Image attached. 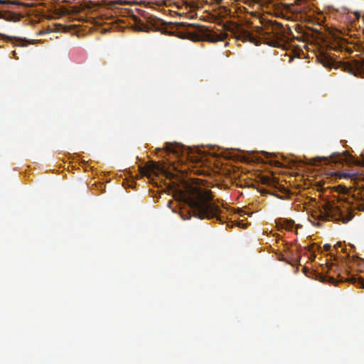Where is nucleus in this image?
Masks as SVG:
<instances>
[{
    "mask_svg": "<svg viewBox=\"0 0 364 364\" xmlns=\"http://www.w3.org/2000/svg\"><path fill=\"white\" fill-rule=\"evenodd\" d=\"M226 30L231 33L237 41L250 42L258 45L260 36L267 40V43L274 47L279 46V41L285 36L284 26L277 22L269 21L265 28L261 26L252 27V31L245 28L242 25L230 23L226 26Z\"/></svg>",
    "mask_w": 364,
    "mask_h": 364,
    "instance_id": "obj_1",
    "label": "nucleus"
},
{
    "mask_svg": "<svg viewBox=\"0 0 364 364\" xmlns=\"http://www.w3.org/2000/svg\"><path fill=\"white\" fill-rule=\"evenodd\" d=\"M188 204L193 215L200 220L218 218L220 213V208L213 203V196L209 191L188 198Z\"/></svg>",
    "mask_w": 364,
    "mask_h": 364,
    "instance_id": "obj_2",
    "label": "nucleus"
},
{
    "mask_svg": "<svg viewBox=\"0 0 364 364\" xmlns=\"http://www.w3.org/2000/svg\"><path fill=\"white\" fill-rule=\"evenodd\" d=\"M176 25L178 28L186 29L189 28H195L194 31H187L186 33L181 36L183 38H186L193 41H203L215 43L223 41L227 37L226 33L217 34L213 31L209 29V28L202 25H195L185 22H178L176 23Z\"/></svg>",
    "mask_w": 364,
    "mask_h": 364,
    "instance_id": "obj_3",
    "label": "nucleus"
},
{
    "mask_svg": "<svg viewBox=\"0 0 364 364\" xmlns=\"http://www.w3.org/2000/svg\"><path fill=\"white\" fill-rule=\"evenodd\" d=\"M311 216L316 220L341 221L343 223H348L353 218V214L349 212L348 207L342 209L338 205L331 203L323 205L322 209L314 211Z\"/></svg>",
    "mask_w": 364,
    "mask_h": 364,
    "instance_id": "obj_4",
    "label": "nucleus"
},
{
    "mask_svg": "<svg viewBox=\"0 0 364 364\" xmlns=\"http://www.w3.org/2000/svg\"><path fill=\"white\" fill-rule=\"evenodd\" d=\"M314 161L319 163L323 162L326 165L333 166H335L334 168H338L344 162L360 164L358 161H354L353 156L347 151H344L343 154L334 153L328 157L318 156L314 159Z\"/></svg>",
    "mask_w": 364,
    "mask_h": 364,
    "instance_id": "obj_5",
    "label": "nucleus"
},
{
    "mask_svg": "<svg viewBox=\"0 0 364 364\" xmlns=\"http://www.w3.org/2000/svg\"><path fill=\"white\" fill-rule=\"evenodd\" d=\"M164 24L161 19L155 16H150L147 18L146 22L135 17V29L139 31L149 32L151 30L159 31L160 26Z\"/></svg>",
    "mask_w": 364,
    "mask_h": 364,
    "instance_id": "obj_6",
    "label": "nucleus"
},
{
    "mask_svg": "<svg viewBox=\"0 0 364 364\" xmlns=\"http://www.w3.org/2000/svg\"><path fill=\"white\" fill-rule=\"evenodd\" d=\"M346 70L355 76H364V58L353 60L346 65Z\"/></svg>",
    "mask_w": 364,
    "mask_h": 364,
    "instance_id": "obj_7",
    "label": "nucleus"
},
{
    "mask_svg": "<svg viewBox=\"0 0 364 364\" xmlns=\"http://www.w3.org/2000/svg\"><path fill=\"white\" fill-rule=\"evenodd\" d=\"M294 6L292 9L293 12L299 14H306L309 10V5L305 0H295Z\"/></svg>",
    "mask_w": 364,
    "mask_h": 364,
    "instance_id": "obj_8",
    "label": "nucleus"
},
{
    "mask_svg": "<svg viewBox=\"0 0 364 364\" xmlns=\"http://www.w3.org/2000/svg\"><path fill=\"white\" fill-rule=\"evenodd\" d=\"M183 146L176 143H166L164 149L167 153H173L176 155L183 154Z\"/></svg>",
    "mask_w": 364,
    "mask_h": 364,
    "instance_id": "obj_9",
    "label": "nucleus"
},
{
    "mask_svg": "<svg viewBox=\"0 0 364 364\" xmlns=\"http://www.w3.org/2000/svg\"><path fill=\"white\" fill-rule=\"evenodd\" d=\"M316 279L319 280L322 282H328L330 283H334L335 282V278L333 276L328 275V274H319L317 275Z\"/></svg>",
    "mask_w": 364,
    "mask_h": 364,
    "instance_id": "obj_10",
    "label": "nucleus"
},
{
    "mask_svg": "<svg viewBox=\"0 0 364 364\" xmlns=\"http://www.w3.org/2000/svg\"><path fill=\"white\" fill-rule=\"evenodd\" d=\"M261 180L263 184H266L270 186H276L277 183L274 179L271 178L269 176H263Z\"/></svg>",
    "mask_w": 364,
    "mask_h": 364,
    "instance_id": "obj_11",
    "label": "nucleus"
},
{
    "mask_svg": "<svg viewBox=\"0 0 364 364\" xmlns=\"http://www.w3.org/2000/svg\"><path fill=\"white\" fill-rule=\"evenodd\" d=\"M350 281L353 284H357L360 288L364 289V280L362 278H360V277L356 278L355 277H352L350 278Z\"/></svg>",
    "mask_w": 364,
    "mask_h": 364,
    "instance_id": "obj_12",
    "label": "nucleus"
},
{
    "mask_svg": "<svg viewBox=\"0 0 364 364\" xmlns=\"http://www.w3.org/2000/svg\"><path fill=\"white\" fill-rule=\"evenodd\" d=\"M284 227L288 230H291L294 225V222L293 220H285L284 221Z\"/></svg>",
    "mask_w": 364,
    "mask_h": 364,
    "instance_id": "obj_13",
    "label": "nucleus"
},
{
    "mask_svg": "<svg viewBox=\"0 0 364 364\" xmlns=\"http://www.w3.org/2000/svg\"><path fill=\"white\" fill-rule=\"evenodd\" d=\"M161 168L159 166V165L154 164L149 171L151 173H153L154 174H156V171H161Z\"/></svg>",
    "mask_w": 364,
    "mask_h": 364,
    "instance_id": "obj_14",
    "label": "nucleus"
},
{
    "mask_svg": "<svg viewBox=\"0 0 364 364\" xmlns=\"http://www.w3.org/2000/svg\"><path fill=\"white\" fill-rule=\"evenodd\" d=\"M336 176H338L340 178H350L352 176V174L346 173H338L336 174Z\"/></svg>",
    "mask_w": 364,
    "mask_h": 364,
    "instance_id": "obj_15",
    "label": "nucleus"
},
{
    "mask_svg": "<svg viewBox=\"0 0 364 364\" xmlns=\"http://www.w3.org/2000/svg\"><path fill=\"white\" fill-rule=\"evenodd\" d=\"M0 4L1 5H10V4H14V3L9 0H0Z\"/></svg>",
    "mask_w": 364,
    "mask_h": 364,
    "instance_id": "obj_16",
    "label": "nucleus"
},
{
    "mask_svg": "<svg viewBox=\"0 0 364 364\" xmlns=\"http://www.w3.org/2000/svg\"><path fill=\"white\" fill-rule=\"evenodd\" d=\"M353 16H355V18L357 20H358L360 17H362L360 12L357 11H354V12L353 13Z\"/></svg>",
    "mask_w": 364,
    "mask_h": 364,
    "instance_id": "obj_17",
    "label": "nucleus"
},
{
    "mask_svg": "<svg viewBox=\"0 0 364 364\" xmlns=\"http://www.w3.org/2000/svg\"><path fill=\"white\" fill-rule=\"evenodd\" d=\"M325 251H329L331 249V246L329 244H326L323 246Z\"/></svg>",
    "mask_w": 364,
    "mask_h": 364,
    "instance_id": "obj_18",
    "label": "nucleus"
},
{
    "mask_svg": "<svg viewBox=\"0 0 364 364\" xmlns=\"http://www.w3.org/2000/svg\"><path fill=\"white\" fill-rule=\"evenodd\" d=\"M1 36L9 40V41H11L12 40V38L11 37H9V36H6L5 35H2V34H0Z\"/></svg>",
    "mask_w": 364,
    "mask_h": 364,
    "instance_id": "obj_19",
    "label": "nucleus"
},
{
    "mask_svg": "<svg viewBox=\"0 0 364 364\" xmlns=\"http://www.w3.org/2000/svg\"><path fill=\"white\" fill-rule=\"evenodd\" d=\"M10 17H6L3 15L1 12H0V18L9 19Z\"/></svg>",
    "mask_w": 364,
    "mask_h": 364,
    "instance_id": "obj_20",
    "label": "nucleus"
},
{
    "mask_svg": "<svg viewBox=\"0 0 364 364\" xmlns=\"http://www.w3.org/2000/svg\"><path fill=\"white\" fill-rule=\"evenodd\" d=\"M342 247L341 242H337V244L336 245L335 247Z\"/></svg>",
    "mask_w": 364,
    "mask_h": 364,
    "instance_id": "obj_21",
    "label": "nucleus"
},
{
    "mask_svg": "<svg viewBox=\"0 0 364 364\" xmlns=\"http://www.w3.org/2000/svg\"><path fill=\"white\" fill-rule=\"evenodd\" d=\"M309 252H313V251L310 249V250H309ZM312 256H313L314 257H316V255H315V254H314V252H312Z\"/></svg>",
    "mask_w": 364,
    "mask_h": 364,
    "instance_id": "obj_22",
    "label": "nucleus"
},
{
    "mask_svg": "<svg viewBox=\"0 0 364 364\" xmlns=\"http://www.w3.org/2000/svg\"><path fill=\"white\" fill-rule=\"evenodd\" d=\"M362 20H363V22L364 23V14L362 16Z\"/></svg>",
    "mask_w": 364,
    "mask_h": 364,
    "instance_id": "obj_23",
    "label": "nucleus"
},
{
    "mask_svg": "<svg viewBox=\"0 0 364 364\" xmlns=\"http://www.w3.org/2000/svg\"><path fill=\"white\" fill-rule=\"evenodd\" d=\"M221 1H222V0H218V1L219 3H220V2H221Z\"/></svg>",
    "mask_w": 364,
    "mask_h": 364,
    "instance_id": "obj_24",
    "label": "nucleus"
}]
</instances>
